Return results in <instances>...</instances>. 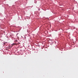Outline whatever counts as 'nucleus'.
<instances>
[{"label": "nucleus", "mask_w": 78, "mask_h": 78, "mask_svg": "<svg viewBox=\"0 0 78 78\" xmlns=\"http://www.w3.org/2000/svg\"><path fill=\"white\" fill-rule=\"evenodd\" d=\"M16 45V43H13L12 44V46H13V45Z\"/></svg>", "instance_id": "nucleus-1"}, {"label": "nucleus", "mask_w": 78, "mask_h": 78, "mask_svg": "<svg viewBox=\"0 0 78 78\" xmlns=\"http://www.w3.org/2000/svg\"><path fill=\"white\" fill-rule=\"evenodd\" d=\"M15 42H17V40H15Z\"/></svg>", "instance_id": "nucleus-2"}]
</instances>
